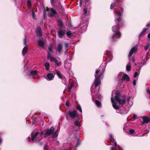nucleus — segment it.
<instances>
[{"label":"nucleus","mask_w":150,"mask_h":150,"mask_svg":"<svg viewBox=\"0 0 150 150\" xmlns=\"http://www.w3.org/2000/svg\"><path fill=\"white\" fill-rule=\"evenodd\" d=\"M116 148L115 147H112L111 150H116Z\"/></svg>","instance_id":"052dcab7"},{"label":"nucleus","mask_w":150,"mask_h":150,"mask_svg":"<svg viewBox=\"0 0 150 150\" xmlns=\"http://www.w3.org/2000/svg\"><path fill=\"white\" fill-rule=\"evenodd\" d=\"M62 28H59L57 33V35L59 38H62L65 35L66 30H63Z\"/></svg>","instance_id":"0eeeda50"},{"label":"nucleus","mask_w":150,"mask_h":150,"mask_svg":"<svg viewBox=\"0 0 150 150\" xmlns=\"http://www.w3.org/2000/svg\"><path fill=\"white\" fill-rule=\"evenodd\" d=\"M58 131H57L56 132H54L53 134H52V137L53 138H55L57 137L58 136Z\"/></svg>","instance_id":"473e14b6"},{"label":"nucleus","mask_w":150,"mask_h":150,"mask_svg":"<svg viewBox=\"0 0 150 150\" xmlns=\"http://www.w3.org/2000/svg\"><path fill=\"white\" fill-rule=\"evenodd\" d=\"M41 139L39 141V142L38 143V145L41 146H42V145L43 144V143L41 141Z\"/></svg>","instance_id":"37998d69"},{"label":"nucleus","mask_w":150,"mask_h":150,"mask_svg":"<svg viewBox=\"0 0 150 150\" xmlns=\"http://www.w3.org/2000/svg\"><path fill=\"white\" fill-rule=\"evenodd\" d=\"M116 2H114L111 4L110 6V9H112L115 7L116 6Z\"/></svg>","instance_id":"72a5a7b5"},{"label":"nucleus","mask_w":150,"mask_h":150,"mask_svg":"<svg viewBox=\"0 0 150 150\" xmlns=\"http://www.w3.org/2000/svg\"><path fill=\"white\" fill-rule=\"evenodd\" d=\"M115 94V99L117 101L120 105H124L126 102V96L125 95L123 96L122 97V99L121 100L120 98L121 94L120 92L116 91Z\"/></svg>","instance_id":"f257e3e1"},{"label":"nucleus","mask_w":150,"mask_h":150,"mask_svg":"<svg viewBox=\"0 0 150 150\" xmlns=\"http://www.w3.org/2000/svg\"><path fill=\"white\" fill-rule=\"evenodd\" d=\"M103 71L101 72L99 70H96L95 74V78H97L98 77V79H100L101 78H103Z\"/></svg>","instance_id":"423d86ee"},{"label":"nucleus","mask_w":150,"mask_h":150,"mask_svg":"<svg viewBox=\"0 0 150 150\" xmlns=\"http://www.w3.org/2000/svg\"><path fill=\"white\" fill-rule=\"evenodd\" d=\"M68 26L69 27L71 28L73 26L72 25H71V22H69L68 23Z\"/></svg>","instance_id":"8fccbe9b"},{"label":"nucleus","mask_w":150,"mask_h":150,"mask_svg":"<svg viewBox=\"0 0 150 150\" xmlns=\"http://www.w3.org/2000/svg\"><path fill=\"white\" fill-rule=\"evenodd\" d=\"M58 6L59 8L61 10L63 11L64 9V8L61 4V3L60 2H58Z\"/></svg>","instance_id":"c9c22d12"},{"label":"nucleus","mask_w":150,"mask_h":150,"mask_svg":"<svg viewBox=\"0 0 150 150\" xmlns=\"http://www.w3.org/2000/svg\"><path fill=\"white\" fill-rule=\"evenodd\" d=\"M83 14H86L87 12L86 8H84L83 10Z\"/></svg>","instance_id":"c03bdc74"},{"label":"nucleus","mask_w":150,"mask_h":150,"mask_svg":"<svg viewBox=\"0 0 150 150\" xmlns=\"http://www.w3.org/2000/svg\"><path fill=\"white\" fill-rule=\"evenodd\" d=\"M129 132L130 133L133 134L134 132V131L133 129H130L129 130Z\"/></svg>","instance_id":"09e8293b"},{"label":"nucleus","mask_w":150,"mask_h":150,"mask_svg":"<svg viewBox=\"0 0 150 150\" xmlns=\"http://www.w3.org/2000/svg\"><path fill=\"white\" fill-rule=\"evenodd\" d=\"M106 54L110 58V60H111L112 59V55L111 52L109 51H107Z\"/></svg>","instance_id":"4be33fe9"},{"label":"nucleus","mask_w":150,"mask_h":150,"mask_svg":"<svg viewBox=\"0 0 150 150\" xmlns=\"http://www.w3.org/2000/svg\"><path fill=\"white\" fill-rule=\"evenodd\" d=\"M68 46V44L67 43H65V47H67Z\"/></svg>","instance_id":"69168bd1"},{"label":"nucleus","mask_w":150,"mask_h":150,"mask_svg":"<svg viewBox=\"0 0 150 150\" xmlns=\"http://www.w3.org/2000/svg\"><path fill=\"white\" fill-rule=\"evenodd\" d=\"M148 37L149 39H150V33L148 34Z\"/></svg>","instance_id":"774afa93"},{"label":"nucleus","mask_w":150,"mask_h":150,"mask_svg":"<svg viewBox=\"0 0 150 150\" xmlns=\"http://www.w3.org/2000/svg\"><path fill=\"white\" fill-rule=\"evenodd\" d=\"M95 104L98 107L100 108L101 106V103L99 101L97 100L95 101Z\"/></svg>","instance_id":"b1692460"},{"label":"nucleus","mask_w":150,"mask_h":150,"mask_svg":"<svg viewBox=\"0 0 150 150\" xmlns=\"http://www.w3.org/2000/svg\"><path fill=\"white\" fill-rule=\"evenodd\" d=\"M117 103L112 104V105L113 108L115 110H119L120 109L119 107L117 105Z\"/></svg>","instance_id":"7c9ffc66"},{"label":"nucleus","mask_w":150,"mask_h":150,"mask_svg":"<svg viewBox=\"0 0 150 150\" xmlns=\"http://www.w3.org/2000/svg\"><path fill=\"white\" fill-rule=\"evenodd\" d=\"M38 73V71L36 70H31L29 74V75L34 76L36 75Z\"/></svg>","instance_id":"5701e85b"},{"label":"nucleus","mask_w":150,"mask_h":150,"mask_svg":"<svg viewBox=\"0 0 150 150\" xmlns=\"http://www.w3.org/2000/svg\"><path fill=\"white\" fill-rule=\"evenodd\" d=\"M55 71L56 73V74L59 78L62 79H65L64 76H62V75L61 73L58 70H55Z\"/></svg>","instance_id":"aec40b11"},{"label":"nucleus","mask_w":150,"mask_h":150,"mask_svg":"<svg viewBox=\"0 0 150 150\" xmlns=\"http://www.w3.org/2000/svg\"><path fill=\"white\" fill-rule=\"evenodd\" d=\"M146 92H147V93L149 94H150V89H149V87H148L147 88V89L146 90Z\"/></svg>","instance_id":"5fc2aeb1"},{"label":"nucleus","mask_w":150,"mask_h":150,"mask_svg":"<svg viewBox=\"0 0 150 150\" xmlns=\"http://www.w3.org/2000/svg\"><path fill=\"white\" fill-rule=\"evenodd\" d=\"M44 66L45 67L46 70L47 71L49 70L50 68V65L49 62H46L44 64Z\"/></svg>","instance_id":"393cba45"},{"label":"nucleus","mask_w":150,"mask_h":150,"mask_svg":"<svg viewBox=\"0 0 150 150\" xmlns=\"http://www.w3.org/2000/svg\"><path fill=\"white\" fill-rule=\"evenodd\" d=\"M38 45L40 47H43L45 45L44 42L41 40H39L38 41Z\"/></svg>","instance_id":"412c9836"},{"label":"nucleus","mask_w":150,"mask_h":150,"mask_svg":"<svg viewBox=\"0 0 150 150\" xmlns=\"http://www.w3.org/2000/svg\"><path fill=\"white\" fill-rule=\"evenodd\" d=\"M28 51V47L27 46L24 47L22 50V53L23 55H25L27 52Z\"/></svg>","instance_id":"a878e982"},{"label":"nucleus","mask_w":150,"mask_h":150,"mask_svg":"<svg viewBox=\"0 0 150 150\" xmlns=\"http://www.w3.org/2000/svg\"><path fill=\"white\" fill-rule=\"evenodd\" d=\"M47 58L48 59L50 60L51 61H54L57 67H59L60 65V63L58 62V60L55 58L52 57L49 52L47 54Z\"/></svg>","instance_id":"f03ea898"},{"label":"nucleus","mask_w":150,"mask_h":150,"mask_svg":"<svg viewBox=\"0 0 150 150\" xmlns=\"http://www.w3.org/2000/svg\"><path fill=\"white\" fill-rule=\"evenodd\" d=\"M110 139L111 140V141L112 142H115V140L113 136L112 135H110Z\"/></svg>","instance_id":"e433bc0d"},{"label":"nucleus","mask_w":150,"mask_h":150,"mask_svg":"<svg viewBox=\"0 0 150 150\" xmlns=\"http://www.w3.org/2000/svg\"><path fill=\"white\" fill-rule=\"evenodd\" d=\"M65 105L67 107H69V103L68 101H66L65 103Z\"/></svg>","instance_id":"de8ad7c7"},{"label":"nucleus","mask_w":150,"mask_h":150,"mask_svg":"<svg viewBox=\"0 0 150 150\" xmlns=\"http://www.w3.org/2000/svg\"><path fill=\"white\" fill-rule=\"evenodd\" d=\"M55 74V73H49L47 74L45 78L48 81L52 80L54 78Z\"/></svg>","instance_id":"9d476101"},{"label":"nucleus","mask_w":150,"mask_h":150,"mask_svg":"<svg viewBox=\"0 0 150 150\" xmlns=\"http://www.w3.org/2000/svg\"><path fill=\"white\" fill-rule=\"evenodd\" d=\"M39 134H40L41 135H42L44 134V132L42 131L40 132H39Z\"/></svg>","instance_id":"338daca9"},{"label":"nucleus","mask_w":150,"mask_h":150,"mask_svg":"<svg viewBox=\"0 0 150 150\" xmlns=\"http://www.w3.org/2000/svg\"><path fill=\"white\" fill-rule=\"evenodd\" d=\"M55 144L56 145L58 146L59 144V142L58 141H56L55 143Z\"/></svg>","instance_id":"6e6d98bb"},{"label":"nucleus","mask_w":150,"mask_h":150,"mask_svg":"<svg viewBox=\"0 0 150 150\" xmlns=\"http://www.w3.org/2000/svg\"><path fill=\"white\" fill-rule=\"evenodd\" d=\"M62 46L61 44L59 43L57 45L56 50L59 53H60L62 50Z\"/></svg>","instance_id":"dca6fc26"},{"label":"nucleus","mask_w":150,"mask_h":150,"mask_svg":"<svg viewBox=\"0 0 150 150\" xmlns=\"http://www.w3.org/2000/svg\"><path fill=\"white\" fill-rule=\"evenodd\" d=\"M141 118L143 120V122H142V125L150 122V117L148 116H144L142 117Z\"/></svg>","instance_id":"1a4fd4ad"},{"label":"nucleus","mask_w":150,"mask_h":150,"mask_svg":"<svg viewBox=\"0 0 150 150\" xmlns=\"http://www.w3.org/2000/svg\"><path fill=\"white\" fill-rule=\"evenodd\" d=\"M148 30V28H144L143 31L141 32V33H140L139 36V38H140L142 37V36H144L145 33Z\"/></svg>","instance_id":"6ab92c4d"},{"label":"nucleus","mask_w":150,"mask_h":150,"mask_svg":"<svg viewBox=\"0 0 150 150\" xmlns=\"http://www.w3.org/2000/svg\"><path fill=\"white\" fill-rule=\"evenodd\" d=\"M111 102L112 103V104L113 103L114 104V103H117V102L115 101L114 98L113 97H112L111 98Z\"/></svg>","instance_id":"79ce46f5"},{"label":"nucleus","mask_w":150,"mask_h":150,"mask_svg":"<svg viewBox=\"0 0 150 150\" xmlns=\"http://www.w3.org/2000/svg\"><path fill=\"white\" fill-rule=\"evenodd\" d=\"M50 17H58V15L57 12L53 8H51L50 9Z\"/></svg>","instance_id":"6e6552de"},{"label":"nucleus","mask_w":150,"mask_h":150,"mask_svg":"<svg viewBox=\"0 0 150 150\" xmlns=\"http://www.w3.org/2000/svg\"><path fill=\"white\" fill-rule=\"evenodd\" d=\"M55 129V128L53 126L51 127L50 129H47L45 132V135L49 136L52 135L53 134Z\"/></svg>","instance_id":"39448f33"},{"label":"nucleus","mask_w":150,"mask_h":150,"mask_svg":"<svg viewBox=\"0 0 150 150\" xmlns=\"http://www.w3.org/2000/svg\"><path fill=\"white\" fill-rule=\"evenodd\" d=\"M149 47V46L148 45H147L146 46H145L144 47V50H146Z\"/></svg>","instance_id":"864d4df0"},{"label":"nucleus","mask_w":150,"mask_h":150,"mask_svg":"<svg viewBox=\"0 0 150 150\" xmlns=\"http://www.w3.org/2000/svg\"><path fill=\"white\" fill-rule=\"evenodd\" d=\"M120 10L121 12H122V13H123L124 11V8L122 7H120Z\"/></svg>","instance_id":"4d7b16f0"},{"label":"nucleus","mask_w":150,"mask_h":150,"mask_svg":"<svg viewBox=\"0 0 150 150\" xmlns=\"http://www.w3.org/2000/svg\"><path fill=\"white\" fill-rule=\"evenodd\" d=\"M77 114V113L76 110L69 111L67 112L66 113V118L67 119H69V116L71 118H74L76 117Z\"/></svg>","instance_id":"7ed1b4c3"},{"label":"nucleus","mask_w":150,"mask_h":150,"mask_svg":"<svg viewBox=\"0 0 150 150\" xmlns=\"http://www.w3.org/2000/svg\"><path fill=\"white\" fill-rule=\"evenodd\" d=\"M24 44L25 46L26 45V38L25 36L24 39Z\"/></svg>","instance_id":"a18cd8bd"},{"label":"nucleus","mask_w":150,"mask_h":150,"mask_svg":"<svg viewBox=\"0 0 150 150\" xmlns=\"http://www.w3.org/2000/svg\"><path fill=\"white\" fill-rule=\"evenodd\" d=\"M120 38L118 37V35L116 34V33H115L113 35L112 37L111 40L112 42L115 41L117 38Z\"/></svg>","instance_id":"a211bd4d"},{"label":"nucleus","mask_w":150,"mask_h":150,"mask_svg":"<svg viewBox=\"0 0 150 150\" xmlns=\"http://www.w3.org/2000/svg\"><path fill=\"white\" fill-rule=\"evenodd\" d=\"M101 83L100 79H98V77L97 78H95V85L96 88L97 86L100 84Z\"/></svg>","instance_id":"f3484780"},{"label":"nucleus","mask_w":150,"mask_h":150,"mask_svg":"<svg viewBox=\"0 0 150 150\" xmlns=\"http://www.w3.org/2000/svg\"><path fill=\"white\" fill-rule=\"evenodd\" d=\"M133 84L134 86H135L136 85V80H134L133 82Z\"/></svg>","instance_id":"13d9d810"},{"label":"nucleus","mask_w":150,"mask_h":150,"mask_svg":"<svg viewBox=\"0 0 150 150\" xmlns=\"http://www.w3.org/2000/svg\"><path fill=\"white\" fill-rule=\"evenodd\" d=\"M27 5L28 7H30L31 6V3L30 1L28 0L27 2Z\"/></svg>","instance_id":"ea45409f"},{"label":"nucleus","mask_w":150,"mask_h":150,"mask_svg":"<svg viewBox=\"0 0 150 150\" xmlns=\"http://www.w3.org/2000/svg\"><path fill=\"white\" fill-rule=\"evenodd\" d=\"M80 144L81 143L79 139H78L76 141V144L75 146V149L77 148L80 146Z\"/></svg>","instance_id":"c85d7f7f"},{"label":"nucleus","mask_w":150,"mask_h":150,"mask_svg":"<svg viewBox=\"0 0 150 150\" xmlns=\"http://www.w3.org/2000/svg\"><path fill=\"white\" fill-rule=\"evenodd\" d=\"M76 108H77V109L78 110H79L80 112H82V110H81V108L79 105H78L77 106Z\"/></svg>","instance_id":"58836bf2"},{"label":"nucleus","mask_w":150,"mask_h":150,"mask_svg":"<svg viewBox=\"0 0 150 150\" xmlns=\"http://www.w3.org/2000/svg\"><path fill=\"white\" fill-rule=\"evenodd\" d=\"M82 1L83 0H80L79 2H80V6H81L82 5Z\"/></svg>","instance_id":"680f3d73"},{"label":"nucleus","mask_w":150,"mask_h":150,"mask_svg":"<svg viewBox=\"0 0 150 150\" xmlns=\"http://www.w3.org/2000/svg\"><path fill=\"white\" fill-rule=\"evenodd\" d=\"M57 24L59 26V28H62L65 27L63 24V21L60 19H57Z\"/></svg>","instance_id":"2eb2a0df"},{"label":"nucleus","mask_w":150,"mask_h":150,"mask_svg":"<svg viewBox=\"0 0 150 150\" xmlns=\"http://www.w3.org/2000/svg\"><path fill=\"white\" fill-rule=\"evenodd\" d=\"M131 65L130 63H128L126 65V70L130 71L131 70Z\"/></svg>","instance_id":"c756f323"},{"label":"nucleus","mask_w":150,"mask_h":150,"mask_svg":"<svg viewBox=\"0 0 150 150\" xmlns=\"http://www.w3.org/2000/svg\"><path fill=\"white\" fill-rule=\"evenodd\" d=\"M74 84L73 83H71L70 86L68 88V91L69 92H71V89L72 88L74 87Z\"/></svg>","instance_id":"bb28decb"},{"label":"nucleus","mask_w":150,"mask_h":150,"mask_svg":"<svg viewBox=\"0 0 150 150\" xmlns=\"http://www.w3.org/2000/svg\"><path fill=\"white\" fill-rule=\"evenodd\" d=\"M39 132H33L31 134L30 136L31 137V140L33 142L35 139L36 137L38 136L39 134Z\"/></svg>","instance_id":"9b49d317"},{"label":"nucleus","mask_w":150,"mask_h":150,"mask_svg":"<svg viewBox=\"0 0 150 150\" xmlns=\"http://www.w3.org/2000/svg\"><path fill=\"white\" fill-rule=\"evenodd\" d=\"M36 32L37 36L40 37L42 35V30L41 28L40 27H38L36 29Z\"/></svg>","instance_id":"ddd939ff"},{"label":"nucleus","mask_w":150,"mask_h":150,"mask_svg":"<svg viewBox=\"0 0 150 150\" xmlns=\"http://www.w3.org/2000/svg\"><path fill=\"white\" fill-rule=\"evenodd\" d=\"M133 117L134 119H136L137 118V116L135 115H133Z\"/></svg>","instance_id":"0e129e2a"},{"label":"nucleus","mask_w":150,"mask_h":150,"mask_svg":"<svg viewBox=\"0 0 150 150\" xmlns=\"http://www.w3.org/2000/svg\"><path fill=\"white\" fill-rule=\"evenodd\" d=\"M52 49L53 46L52 45H50L48 47V49L50 52H53Z\"/></svg>","instance_id":"f704fd0d"},{"label":"nucleus","mask_w":150,"mask_h":150,"mask_svg":"<svg viewBox=\"0 0 150 150\" xmlns=\"http://www.w3.org/2000/svg\"><path fill=\"white\" fill-rule=\"evenodd\" d=\"M116 19L118 22L120 21L121 20V18L120 17L118 18H116Z\"/></svg>","instance_id":"bf43d9fd"},{"label":"nucleus","mask_w":150,"mask_h":150,"mask_svg":"<svg viewBox=\"0 0 150 150\" xmlns=\"http://www.w3.org/2000/svg\"><path fill=\"white\" fill-rule=\"evenodd\" d=\"M137 49L135 46L134 47H133L129 52L128 56L131 57L134 53H136L137 51Z\"/></svg>","instance_id":"f8f14e48"},{"label":"nucleus","mask_w":150,"mask_h":150,"mask_svg":"<svg viewBox=\"0 0 150 150\" xmlns=\"http://www.w3.org/2000/svg\"><path fill=\"white\" fill-rule=\"evenodd\" d=\"M138 75V73L136 71L135 72V74L134 75V77L135 78L137 77Z\"/></svg>","instance_id":"3c124183"},{"label":"nucleus","mask_w":150,"mask_h":150,"mask_svg":"<svg viewBox=\"0 0 150 150\" xmlns=\"http://www.w3.org/2000/svg\"><path fill=\"white\" fill-rule=\"evenodd\" d=\"M74 124L76 126H78L79 125V121L78 120H76L75 121Z\"/></svg>","instance_id":"49530a36"},{"label":"nucleus","mask_w":150,"mask_h":150,"mask_svg":"<svg viewBox=\"0 0 150 150\" xmlns=\"http://www.w3.org/2000/svg\"><path fill=\"white\" fill-rule=\"evenodd\" d=\"M32 16H33V18L34 19H35L36 16L35 13H34L33 9L32 10Z\"/></svg>","instance_id":"4c0bfd02"},{"label":"nucleus","mask_w":150,"mask_h":150,"mask_svg":"<svg viewBox=\"0 0 150 150\" xmlns=\"http://www.w3.org/2000/svg\"><path fill=\"white\" fill-rule=\"evenodd\" d=\"M49 146L47 144H45L44 148L45 149H48Z\"/></svg>","instance_id":"603ef678"},{"label":"nucleus","mask_w":150,"mask_h":150,"mask_svg":"<svg viewBox=\"0 0 150 150\" xmlns=\"http://www.w3.org/2000/svg\"><path fill=\"white\" fill-rule=\"evenodd\" d=\"M125 80L126 81L128 82L130 81V79L129 76L126 74H124L122 78V80L124 81Z\"/></svg>","instance_id":"4468645a"},{"label":"nucleus","mask_w":150,"mask_h":150,"mask_svg":"<svg viewBox=\"0 0 150 150\" xmlns=\"http://www.w3.org/2000/svg\"><path fill=\"white\" fill-rule=\"evenodd\" d=\"M119 28L120 27L119 25H114L112 27V31L115 33H116V34H117L118 35L119 37H120L121 34L119 31Z\"/></svg>","instance_id":"20e7f679"},{"label":"nucleus","mask_w":150,"mask_h":150,"mask_svg":"<svg viewBox=\"0 0 150 150\" xmlns=\"http://www.w3.org/2000/svg\"><path fill=\"white\" fill-rule=\"evenodd\" d=\"M54 0H50L51 4H54Z\"/></svg>","instance_id":"e2e57ef3"},{"label":"nucleus","mask_w":150,"mask_h":150,"mask_svg":"<svg viewBox=\"0 0 150 150\" xmlns=\"http://www.w3.org/2000/svg\"><path fill=\"white\" fill-rule=\"evenodd\" d=\"M115 13L117 14V15L119 16H122V12L120 11L118 12L117 11H115Z\"/></svg>","instance_id":"a19ab883"},{"label":"nucleus","mask_w":150,"mask_h":150,"mask_svg":"<svg viewBox=\"0 0 150 150\" xmlns=\"http://www.w3.org/2000/svg\"><path fill=\"white\" fill-rule=\"evenodd\" d=\"M66 34L67 37L69 38H70L72 34L71 31L69 30L66 33Z\"/></svg>","instance_id":"2f4dec72"},{"label":"nucleus","mask_w":150,"mask_h":150,"mask_svg":"<svg viewBox=\"0 0 150 150\" xmlns=\"http://www.w3.org/2000/svg\"><path fill=\"white\" fill-rule=\"evenodd\" d=\"M94 93L95 94V97L96 98L98 99V89H95V90L94 91Z\"/></svg>","instance_id":"cd10ccee"}]
</instances>
